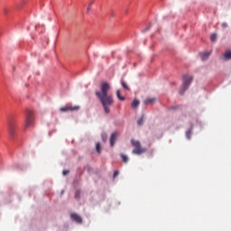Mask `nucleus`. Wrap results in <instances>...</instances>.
I'll use <instances>...</instances> for the list:
<instances>
[{
	"mask_svg": "<svg viewBox=\"0 0 231 231\" xmlns=\"http://www.w3.org/2000/svg\"><path fill=\"white\" fill-rule=\"evenodd\" d=\"M4 13H5V14H8V10L4 9Z\"/></svg>",
	"mask_w": 231,
	"mask_h": 231,
	"instance_id": "26",
	"label": "nucleus"
},
{
	"mask_svg": "<svg viewBox=\"0 0 231 231\" xmlns=\"http://www.w3.org/2000/svg\"><path fill=\"white\" fill-rule=\"evenodd\" d=\"M62 174H63V176H66V175L69 174V171L64 170Z\"/></svg>",
	"mask_w": 231,
	"mask_h": 231,
	"instance_id": "22",
	"label": "nucleus"
},
{
	"mask_svg": "<svg viewBox=\"0 0 231 231\" xmlns=\"http://www.w3.org/2000/svg\"><path fill=\"white\" fill-rule=\"evenodd\" d=\"M137 124L139 125H142V124H143V116L137 121Z\"/></svg>",
	"mask_w": 231,
	"mask_h": 231,
	"instance_id": "21",
	"label": "nucleus"
},
{
	"mask_svg": "<svg viewBox=\"0 0 231 231\" xmlns=\"http://www.w3.org/2000/svg\"><path fill=\"white\" fill-rule=\"evenodd\" d=\"M79 109H80V106H62L60 108V110L62 113H66L68 111H79Z\"/></svg>",
	"mask_w": 231,
	"mask_h": 231,
	"instance_id": "4",
	"label": "nucleus"
},
{
	"mask_svg": "<svg viewBox=\"0 0 231 231\" xmlns=\"http://www.w3.org/2000/svg\"><path fill=\"white\" fill-rule=\"evenodd\" d=\"M131 143L134 147V149L133 150V154L140 155L147 152V148H143L142 143H140V141L132 139Z\"/></svg>",
	"mask_w": 231,
	"mask_h": 231,
	"instance_id": "3",
	"label": "nucleus"
},
{
	"mask_svg": "<svg viewBox=\"0 0 231 231\" xmlns=\"http://www.w3.org/2000/svg\"><path fill=\"white\" fill-rule=\"evenodd\" d=\"M30 129V114L26 113V120L24 124V131H28Z\"/></svg>",
	"mask_w": 231,
	"mask_h": 231,
	"instance_id": "8",
	"label": "nucleus"
},
{
	"mask_svg": "<svg viewBox=\"0 0 231 231\" xmlns=\"http://www.w3.org/2000/svg\"><path fill=\"white\" fill-rule=\"evenodd\" d=\"M119 174H120V171H116L114 172V178H116V176H118Z\"/></svg>",
	"mask_w": 231,
	"mask_h": 231,
	"instance_id": "23",
	"label": "nucleus"
},
{
	"mask_svg": "<svg viewBox=\"0 0 231 231\" xmlns=\"http://www.w3.org/2000/svg\"><path fill=\"white\" fill-rule=\"evenodd\" d=\"M121 86H123L124 89H126V91H129V86H127V83L125 81H121Z\"/></svg>",
	"mask_w": 231,
	"mask_h": 231,
	"instance_id": "17",
	"label": "nucleus"
},
{
	"mask_svg": "<svg viewBox=\"0 0 231 231\" xmlns=\"http://www.w3.org/2000/svg\"><path fill=\"white\" fill-rule=\"evenodd\" d=\"M101 137H102L103 142H106L107 141V134H102Z\"/></svg>",
	"mask_w": 231,
	"mask_h": 231,
	"instance_id": "20",
	"label": "nucleus"
},
{
	"mask_svg": "<svg viewBox=\"0 0 231 231\" xmlns=\"http://www.w3.org/2000/svg\"><path fill=\"white\" fill-rule=\"evenodd\" d=\"M8 131L11 138H14L15 136V125H14L13 122H9L8 124Z\"/></svg>",
	"mask_w": 231,
	"mask_h": 231,
	"instance_id": "5",
	"label": "nucleus"
},
{
	"mask_svg": "<svg viewBox=\"0 0 231 231\" xmlns=\"http://www.w3.org/2000/svg\"><path fill=\"white\" fill-rule=\"evenodd\" d=\"M25 88H28V84H25Z\"/></svg>",
	"mask_w": 231,
	"mask_h": 231,
	"instance_id": "27",
	"label": "nucleus"
},
{
	"mask_svg": "<svg viewBox=\"0 0 231 231\" xmlns=\"http://www.w3.org/2000/svg\"><path fill=\"white\" fill-rule=\"evenodd\" d=\"M70 217L73 221H76V223H82V217L77 215V213L71 214Z\"/></svg>",
	"mask_w": 231,
	"mask_h": 231,
	"instance_id": "7",
	"label": "nucleus"
},
{
	"mask_svg": "<svg viewBox=\"0 0 231 231\" xmlns=\"http://www.w3.org/2000/svg\"><path fill=\"white\" fill-rule=\"evenodd\" d=\"M156 101L154 97H148L143 101V104H153Z\"/></svg>",
	"mask_w": 231,
	"mask_h": 231,
	"instance_id": "10",
	"label": "nucleus"
},
{
	"mask_svg": "<svg viewBox=\"0 0 231 231\" xmlns=\"http://www.w3.org/2000/svg\"><path fill=\"white\" fill-rule=\"evenodd\" d=\"M116 97L119 100H121L122 102H124V100H125V97L122 96V93L120 92V90L116 91Z\"/></svg>",
	"mask_w": 231,
	"mask_h": 231,
	"instance_id": "12",
	"label": "nucleus"
},
{
	"mask_svg": "<svg viewBox=\"0 0 231 231\" xmlns=\"http://www.w3.org/2000/svg\"><path fill=\"white\" fill-rule=\"evenodd\" d=\"M217 39V35H216V33L211 34L210 36L211 42H216Z\"/></svg>",
	"mask_w": 231,
	"mask_h": 231,
	"instance_id": "18",
	"label": "nucleus"
},
{
	"mask_svg": "<svg viewBox=\"0 0 231 231\" xmlns=\"http://www.w3.org/2000/svg\"><path fill=\"white\" fill-rule=\"evenodd\" d=\"M140 106V101L138 99H134L132 102V107L133 109H136V107H138Z\"/></svg>",
	"mask_w": 231,
	"mask_h": 231,
	"instance_id": "11",
	"label": "nucleus"
},
{
	"mask_svg": "<svg viewBox=\"0 0 231 231\" xmlns=\"http://www.w3.org/2000/svg\"><path fill=\"white\" fill-rule=\"evenodd\" d=\"M121 158H122L124 163H127L129 162V158L126 155H125L124 153L121 154Z\"/></svg>",
	"mask_w": 231,
	"mask_h": 231,
	"instance_id": "15",
	"label": "nucleus"
},
{
	"mask_svg": "<svg viewBox=\"0 0 231 231\" xmlns=\"http://www.w3.org/2000/svg\"><path fill=\"white\" fill-rule=\"evenodd\" d=\"M94 3V1L89 2L88 6L87 8V14H89V12H91V6H93Z\"/></svg>",
	"mask_w": 231,
	"mask_h": 231,
	"instance_id": "16",
	"label": "nucleus"
},
{
	"mask_svg": "<svg viewBox=\"0 0 231 231\" xmlns=\"http://www.w3.org/2000/svg\"><path fill=\"white\" fill-rule=\"evenodd\" d=\"M210 53H211L210 51L200 53V57L202 59V60H207V59H208V57H210Z\"/></svg>",
	"mask_w": 231,
	"mask_h": 231,
	"instance_id": "9",
	"label": "nucleus"
},
{
	"mask_svg": "<svg viewBox=\"0 0 231 231\" xmlns=\"http://www.w3.org/2000/svg\"><path fill=\"white\" fill-rule=\"evenodd\" d=\"M151 27L149 26V27H147L145 30H144V32H149V29H150Z\"/></svg>",
	"mask_w": 231,
	"mask_h": 231,
	"instance_id": "25",
	"label": "nucleus"
},
{
	"mask_svg": "<svg viewBox=\"0 0 231 231\" xmlns=\"http://www.w3.org/2000/svg\"><path fill=\"white\" fill-rule=\"evenodd\" d=\"M96 151L97 152H98L99 154L102 152V144H100V143H97L96 144Z\"/></svg>",
	"mask_w": 231,
	"mask_h": 231,
	"instance_id": "14",
	"label": "nucleus"
},
{
	"mask_svg": "<svg viewBox=\"0 0 231 231\" xmlns=\"http://www.w3.org/2000/svg\"><path fill=\"white\" fill-rule=\"evenodd\" d=\"M192 80H194V78L189 74L183 75V83L182 87L180 90V95H183L188 89L190 84H192Z\"/></svg>",
	"mask_w": 231,
	"mask_h": 231,
	"instance_id": "2",
	"label": "nucleus"
},
{
	"mask_svg": "<svg viewBox=\"0 0 231 231\" xmlns=\"http://www.w3.org/2000/svg\"><path fill=\"white\" fill-rule=\"evenodd\" d=\"M191 134H192V131L188 130L187 133H186V136H187L188 140H190V135Z\"/></svg>",
	"mask_w": 231,
	"mask_h": 231,
	"instance_id": "19",
	"label": "nucleus"
},
{
	"mask_svg": "<svg viewBox=\"0 0 231 231\" xmlns=\"http://www.w3.org/2000/svg\"><path fill=\"white\" fill-rule=\"evenodd\" d=\"M118 138V133H113L110 137V145L111 147H115V142H116Z\"/></svg>",
	"mask_w": 231,
	"mask_h": 231,
	"instance_id": "6",
	"label": "nucleus"
},
{
	"mask_svg": "<svg viewBox=\"0 0 231 231\" xmlns=\"http://www.w3.org/2000/svg\"><path fill=\"white\" fill-rule=\"evenodd\" d=\"M224 58L226 60H231V51H227L224 53Z\"/></svg>",
	"mask_w": 231,
	"mask_h": 231,
	"instance_id": "13",
	"label": "nucleus"
},
{
	"mask_svg": "<svg viewBox=\"0 0 231 231\" xmlns=\"http://www.w3.org/2000/svg\"><path fill=\"white\" fill-rule=\"evenodd\" d=\"M222 26H223V28H226L228 26V23H222Z\"/></svg>",
	"mask_w": 231,
	"mask_h": 231,
	"instance_id": "24",
	"label": "nucleus"
},
{
	"mask_svg": "<svg viewBox=\"0 0 231 231\" xmlns=\"http://www.w3.org/2000/svg\"><path fill=\"white\" fill-rule=\"evenodd\" d=\"M109 89H111V85L107 82H103L100 85V90L96 91V97L99 98V102H101V106L106 115L111 113L110 106L115 104L113 95H108Z\"/></svg>",
	"mask_w": 231,
	"mask_h": 231,
	"instance_id": "1",
	"label": "nucleus"
}]
</instances>
